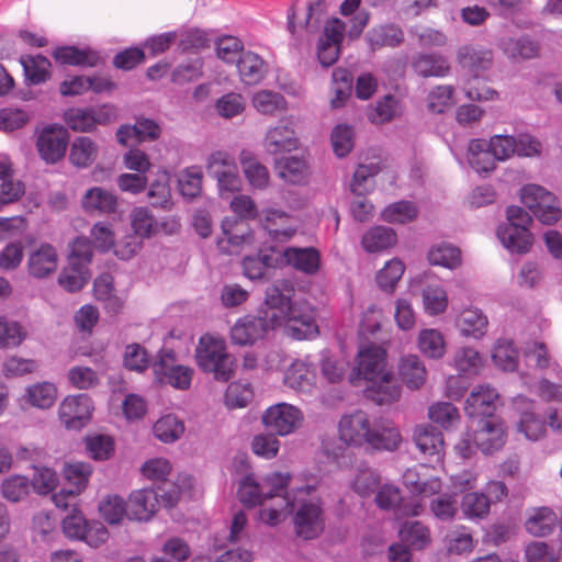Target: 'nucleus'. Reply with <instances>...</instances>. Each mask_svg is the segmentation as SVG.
<instances>
[{"label":"nucleus","mask_w":562,"mask_h":562,"mask_svg":"<svg viewBox=\"0 0 562 562\" xmlns=\"http://www.w3.org/2000/svg\"><path fill=\"white\" fill-rule=\"evenodd\" d=\"M294 288L288 281L277 282L266 290V304L277 316L276 328L284 326L286 336L295 340L314 339L319 335L315 308L304 300L295 301Z\"/></svg>","instance_id":"1"},{"label":"nucleus","mask_w":562,"mask_h":562,"mask_svg":"<svg viewBox=\"0 0 562 562\" xmlns=\"http://www.w3.org/2000/svg\"><path fill=\"white\" fill-rule=\"evenodd\" d=\"M339 435L348 445H367L376 451H395L402 442L396 427L382 419H371L363 411L345 415L339 422Z\"/></svg>","instance_id":"2"},{"label":"nucleus","mask_w":562,"mask_h":562,"mask_svg":"<svg viewBox=\"0 0 562 562\" xmlns=\"http://www.w3.org/2000/svg\"><path fill=\"white\" fill-rule=\"evenodd\" d=\"M467 158L470 166L479 173L495 169V161L508 159L514 154L531 156L539 154L542 143H467Z\"/></svg>","instance_id":"3"},{"label":"nucleus","mask_w":562,"mask_h":562,"mask_svg":"<svg viewBox=\"0 0 562 562\" xmlns=\"http://www.w3.org/2000/svg\"><path fill=\"white\" fill-rule=\"evenodd\" d=\"M198 367L212 373L216 381L228 382L235 373V358L226 351L224 340L204 335L195 349Z\"/></svg>","instance_id":"4"},{"label":"nucleus","mask_w":562,"mask_h":562,"mask_svg":"<svg viewBox=\"0 0 562 562\" xmlns=\"http://www.w3.org/2000/svg\"><path fill=\"white\" fill-rule=\"evenodd\" d=\"M507 222L497 227L496 235L502 245L512 254H527L532 246L530 233L531 215L522 207L510 205L506 209Z\"/></svg>","instance_id":"5"},{"label":"nucleus","mask_w":562,"mask_h":562,"mask_svg":"<svg viewBox=\"0 0 562 562\" xmlns=\"http://www.w3.org/2000/svg\"><path fill=\"white\" fill-rule=\"evenodd\" d=\"M277 316L271 306L263 304L257 314H247L237 319L231 328V340L236 346H252L276 329Z\"/></svg>","instance_id":"6"},{"label":"nucleus","mask_w":562,"mask_h":562,"mask_svg":"<svg viewBox=\"0 0 562 562\" xmlns=\"http://www.w3.org/2000/svg\"><path fill=\"white\" fill-rule=\"evenodd\" d=\"M291 481L289 473L274 472L267 475L262 482H257L254 474L245 475L238 485L237 496L246 507L261 505L266 499L280 496Z\"/></svg>","instance_id":"7"},{"label":"nucleus","mask_w":562,"mask_h":562,"mask_svg":"<svg viewBox=\"0 0 562 562\" xmlns=\"http://www.w3.org/2000/svg\"><path fill=\"white\" fill-rule=\"evenodd\" d=\"M520 199L525 207L542 224L552 225L561 217V209L555 195L541 186H524Z\"/></svg>","instance_id":"8"},{"label":"nucleus","mask_w":562,"mask_h":562,"mask_svg":"<svg viewBox=\"0 0 562 562\" xmlns=\"http://www.w3.org/2000/svg\"><path fill=\"white\" fill-rule=\"evenodd\" d=\"M61 529L68 539L85 541L91 548L100 547L109 538L108 529L103 524L87 520L76 508L63 519Z\"/></svg>","instance_id":"9"},{"label":"nucleus","mask_w":562,"mask_h":562,"mask_svg":"<svg viewBox=\"0 0 562 562\" xmlns=\"http://www.w3.org/2000/svg\"><path fill=\"white\" fill-rule=\"evenodd\" d=\"M501 406L499 394L490 386L479 385L472 390L465 400L464 413L470 425L501 417L497 414Z\"/></svg>","instance_id":"10"},{"label":"nucleus","mask_w":562,"mask_h":562,"mask_svg":"<svg viewBox=\"0 0 562 562\" xmlns=\"http://www.w3.org/2000/svg\"><path fill=\"white\" fill-rule=\"evenodd\" d=\"M295 533L304 540L318 538L325 529V516L319 501H303L293 516Z\"/></svg>","instance_id":"11"},{"label":"nucleus","mask_w":562,"mask_h":562,"mask_svg":"<svg viewBox=\"0 0 562 562\" xmlns=\"http://www.w3.org/2000/svg\"><path fill=\"white\" fill-rule=\"evenodd\" d=\"M175 362L176 355L173 350H160L158 360L153 364L156 380L168 383L178 390H188L191 385L193 370Z\"/></svg>","instance_id":"12"},{"label":"nucleus","mask_w":562,"mask_h":562,"mask_svg":"<svg viewBox=\"0 0 562 562\" xmlns=\"http://www.w3.org/2000/svg\"><path fill=\"white\" fill-rule=\"evenodd\" d=\"M390 372L386 370L385 349L376 345H370L359 351L357 367L350 373L349 381L356 384V380L363 379L368 384Z\"/></svg>","instance_id":"13"},{"label":"nucleus","mask_w":562,"mask_h":562,"mask_svg":"<svg viewBox=\"0 0 562 562\" xmlns=\"http://www.w3.org/2000/svg\"><path fill=\"white\" fill-rule=\"evenodd\" d=\"M206 172L217 180V188L221 198L227 199L231 194L239 191L240 178L234 171L231 157L223 151L210 155L206 165Z\"/></svg>","instance_id":"14"},{"label":"nucleus","mask_w":562,"mask_h":562,"mask_svg":"<svg viewBox=\"0 0 562 562\" xmlns=\"http://www.w3.org/2000/svg\"><path fill=\"white\" fill-rule=\"evenodd\" d=\"M473 431V442L484 454L501 450L507 440V427L502 417L469 425Z\"/></svg>","instance_id":"15"},{"label":"nucleus","mask_w":562,"mask_h":562,"mask_svg":"<svg viewBox=\"0 0 562 562\" xmlns=\"http://www.w3.org/2000/svg\"><path fill=\"white\" fill-rule=\"evenodd\" d=\"M94 411L91 397L86 393L67 396L59 406V419L67 429L80 430L87 426Z\"/></svg>","instance_id":"16"},{"label":"nucleus","mask_w":562,"mask_h":562,"mask_svg":"<svg viewBox=\"0 0 562 562\" xmlns=\"http://www.w3.org/2000/svg\"><path fill=\"white\" fill-rule=\"evenodd\" d=\"M302 418L299 408L286 403H279L266 409L262 415V423L270 432L285 436L299 427Z\"/></svg>","instance_id":"17"},{"label":"nucleus","mask_w":562,"mask_h":562,"mask_svg":"<svg viewBox=\"0 0 562 562\" xmlns=\"http://www.w3.org/2000/svg\"><path fill=\"white\" fill-rule=\"evenodd\" d=\"M279 260H281L279 245L265 243L256 254L243 258V273L249 280H262L269 270L280 268Z\"/></svg>","instance_id":"18"},{"label":"nucleus","mask_w":562,"mask_h":562,"mask_svg":"<svg viewBox=\"0 0 562 562\" xmlns=\"http://www.w3.org/2000/svg\"><path fill=\"white\" fill-rule=\"evenodd\" d=\"M222 237L216 240L217 247L225 254L237 251L244 244L254 240V234L247 221L237 216H226L221 224Z\"/></svg>","instance_id":"19"},{"label":"nucleus","mask_w":562,"mask_h":562,"mask_svg":"<svg viewBox=\"0 0 562 562\" xmlns=\"http://www.w3.org/2000/svg\"><path fill=\"white\" fill-rule=\"evenodd\" d=\"M281 256L280 268L291 266L295 270L313 276L319 270L321 254L314 247H286L279 246Z\"/></svg>","instance_id":"20"},{"label":"nucleus","mask_w":562,"mask_h":562,"mask_svg":"<svg viewBox=\"0 0 562 562\" xmlns=\"http://www.w3.org/2000/svg\"><path fill=\"white\" fill-rule=\"evenodd\" d=\"M126 505L130 519L148 521L158 510V492L154 487L134 491L126 501Z\"/></svg>","instance_id":"21"},{"label":"nucleus","mask_w":562,"mask_h":562,"mask_svg":"<svg viewBox=\"0 0 562 562\" xmlns=\"http://www.w3.org/2000/svg\"><path fill=\"white\" fill-rule=\"evenodd\" d=\"M457 59L462 69L476 80L481 72L492 67L493 53L491 49L469 44L458 49Z\"/></svg>","instance_id":"22"},{"label":"nucleus","mask_w":562,"mask_h":562,"mask_svg":"<svg viewBox=\"0 0 562 562\" xmlns=\"http://www.w3.org/2000/svg\"><path fill=\"white\" fill-rule=\"evenodd\" d=\"M27 272L35 279H45L54 273L58 266L56 248L47 243L41 244L27 258Z\"/></svg>","instance_id":"23"},{"label":"nucleus","mask_w":562,"mask_h":562,"mask_svg":"<svg viewBox=\"0 0 562 562\" xmlns=\"http://www.w3.org/2000/svg\"><path fill=\"white\" fill-rule=\"evenodd\" d=\"M364 395L378 405L391 404L400 398L401 385L393 372L384 373L367 384Z\"/></svg>","instance_id":"24"},{"label":"nucleus","mask_w":562,"mask_h":562,"mask_svg":"<svg viewBox=\"0 0 562 562\" xmlns=\"http://www.w3.org/2000/svg\"><path fill=\"white\" fill-rule=\"evenodd\" d=\"M237 69L240 80L247 86L258 85L267 74V64L256 53L243 52L237 59Z\"/></svg>","instance_id":"25"},{"label":"nucleus","mask_w":562,"mask_h":562,"mask_svg":"<svg viewBox=\"0 0 562 562\" xmlns=\"http://www.w3.org/2000/svg\"><path fill=\"white\" fill-rule=\"evenodd\" d=\"M54 59L60 65L95 67L100 63V56L90 48L77 46H60L53 52Z\"/></svg>","instance_id":"26"},{"label":"nucleus","mask_w":562,"mask_h":562,"mask_svg":"<svg viewBox=\"0 0 562 562\" xmlns=\"http://www.w3.org/2000/svg\"><path fill=\"white\" fill-rule=\"evenodd\" d=\"M161 133L159 124L148 117L139 116L134 124H123L116 132V140H128L136 138V140H144L150 138L156 140Z\"/></svg>","instance_id":"27"},{"label":"nucleus","mask_w":562,"mask_h":562,"mask_svg":"<svg viewBox=\"0 0 562 562\" xmlns=\"http://www.w3.org/2000/svg\"><path fill=\"white\" fill-rule=\"evenodd\" d=\"M398 374L408 389L418 390L426 381L427 371L418 356L406 355L398 362Z\"/></svg>","instance_id":"28"},{"label":"nucleus","mask_w":562,"mask_h":562,"mask_svg":"<svg viewBox=\"0 0 562 562\" xmlns=\"http://www.w3.org/2000/svg\"><path fill=\"white\" fill-rule=\"evenodd\" d=\"M82 207L89 213L111 214L116 211L117 199L112 192L94 187L83 195Z\"/></svg>","instance_id":"29"},{"label":"nucleus","mask_w":562,"mask_h":562,"mask_svg":"<svg viewBox=\"0 0 562 562\" xmlns=\"http://www.w3.org/2000/svg\"><path fill=\"white\" fill-rule=\"evenodd\" d=\"M402 114L400 100L393 94L380 98L373 105L367 109V119L375 124L389 123Z\"/></svg>","instance_id":"30"},{"label":"nucleus","mask_w":562,"mask_h":562,"mask_svg":"<svg viewBox=\"0 0 562 562\" xmlns=\"http://www.w3.org/2000/svg\"><path fill=\"white\" fill-rule=\"evenodd\" d=\"M366 40L372 50L385 46L396 47L404 41V33L395 24L378 25L367 32Z\"/></svg>","instance_id":"31"},{"label":"nucleus","mask_w":562,"mask_h":562,"mask_svg":"<svg viewBox=\"0 0 562 562\" xmlns=\"http://www.w3.org/2000/svg\"><path fill=\"white\" fill-rule=\"evenodd\" d=\"M414 71L424 77H445L450 71L446 57L437 54H418L412 60Z\"/></svg>","instance_id":"32"},{"label":"nucleus","mask_w":562,"mask_h":562,"mask_svg":"<svg viewBox=\"0 0 562 562\" xmlns=\"http://www.w3.org/2000/svg\"><path fill=\"white\" fill-rule=\"evenodd\" d=\"M413 439L419 451L427 456L439 454L443 446L442 432L429 424L416 426Z\"/></svg>","instance_id":"33"},{"label":"nucleus","mask_w":562,"mask_h":562,"mask_svg":"<svg viewBox=\"0 0 562 562\" xmlns=\"http://www.w3.org/2000/svg\"><path fill=\"white\" fill-rule=\"evenodd\" d=\"M397 241L396 233L389 226H373L367 231L361 245L367 252H378L393 247Z\"/></svg>","instance_id":"34"},{"label":"nucleus","mask_w":562,"mask_h":562,"mask_svg":"<svg viewBox=\"0 0 562 562\" xmlns=\"http://www.w3.org/2000/svg\"><path fill=\"white\" fill-rule=\"evenodd\" d=\"M276 168L280 178L291 184H304L307 182V164L295 156H284L276 161Z\"/></svg>","instance_id":"35"},{"label":"nucleus","mask_w":562,"mask_h":562,"mask_svg":"<svg viewBox=\"0 0 562 562\" xmlns=\"http://www.w3.org/2000/svg\"><path fill=\"white\" fill-rule=\"evenodd\" d=\"M21 64L25 74V80L30 85H41L50 78L52 64L42 54L21 57Z\"/></svg>","instance_id":"36"},{"label":"nucleus","mask_w":562,"mask_h":562,"mask_svg":"<svg viewBox=\"0 0 562 562\" xmlns=\"http://www.w3.org/2000/svg\"><path fill=\"white\" fill-rule=\"evenodd\" d=\"M427 258L430 265L440 266L450 270L458 268L462 262L461 250L457 246L446 241L431 246Z\"/></svg>","instance_id":"37"},{"label":"nucleus","mask_w":562,"mask_h":562,"mask_svg":"<svg viewBox=\"0 0 562 562\" xmlns=\"http://www.w3.org/2000/svg\"><path fill=\"white\" fill-rule=\"evenodd\" d=\"M487 324V317L476 308L464 310L457 322L462 336L475 339L485 335Z\"/></svg>","instance_id":"38"},{"label":"nucleus","mask_w":562,"mask_h":562,"mask_svg":"<svg viewBox=\"0 0 562 562\" xmlns=\"http://www.w3.org/2000/svg\"><path fill=\"white\" fill-rule=\"evenodd\" d=\"M558 525L555 513L549 507L538 508L526 522V530L536 537H547L552 533Z\"/></svg>","instance_id":"39"},{"label":"nucleus","mask_w":562,"mask_h":562,"mask_svg":"<svg viewBox=\"0 0 562 562\" xmlns=\"http://www.w3.org/2000/svg\"><path fill=\"white\" fill-rule=\"evenodd\" d=\"M418 348L429 359H441L446 352V342L438 329H423L418 335Z\"/></svg>","instance_id":"40"},{"label":"nucleus","mask_w":562,"mask_h":562,"mask_svg":"<svg viewBox=\"0 0 562 562\" xmlns=\"http://www.w3.org/2000/svg\"><path fill=\"white\" fill-rule=\"evenodd\" d=\"M240 164L243 166L244 173L251 184L256 189H265L269 183L268 169L260 164L252 155L248 151H241Z\"/></svg>","instance_id":"41"},{"label":"nucleus","mask_w":562,"mask_h":562,"mask_svg":"<svg viewBox=\"0 0 562 562\" xmlns=\"http://www.w3.org/2000/svg\"><path fill=\"white\" fill-rule=\"evenodd\" d=\"M403 542L409 548L422 550L430 543L429 529L420 521H406L400 529Z\"/></svg>","instance_id":"42"},{"label":"nucleus","mask_w":562,"mask_h":562,"mask_svg":"<svg viewBox=\"0 0 562 562\" xmlns=\"http://www.w3.org/2000/svg\"><path fill=\"white\" fill-rule=\"evenodd\" d=\"M155 436L165 443H171L181 438L184 432V424L176 415L162 416L154 424Z\"/></svg>","instance_id":"43"},{"label":"nucleus","mask_w":562,"mask_h":562,"mask_svg":"<svg viewBox=\"0 0 562 562\" xmlns=\"http://www.w3.org/2000/svg\"><path fill=\"white\" fill-rule=\"evenodd\" d=\"M92 465L88 462H71L64 467V476L67 485L75 490V493H81L89 482L92 474Z\"/></svg>","instance_id":"44"},{"label":"nucleus","mask_w":562,"mask_h":562,"mask_svg":"<svg viewBox=\"0 0 562 562\" xmlns=\"http://www.w3.org/2000/svg\"><path fill=\"white\" fill-rule=\"evenodd\" d=\"M492 359L496 367L513 372L518 367V352L512 340L499 339L493 348Z\"/></svg>","instance_id":"45"},{"label":"nucleus","mask_w":562,"mask_h":562,"mask_svg":"<svg viewBox=\"0 0 562 562\" xmlns=\"http://www.w3.org/2000/svg\"><path fill=\"white\" fill-rule=\"evenodd\" d=\"M101 122V115L93 109H70L66 112L67 125L78 132H90Z\"/></svg>","instance_id":"46"},{"label":"nucleus","mask_w":562,"mask_h":562,"mask_svg":"<svg viewBox=\"0 0 562 562\" xmlns=\"http://www.w3.org/2000/svg\"><path fill=\"white\" fill-rule=\"evenodd\" d=\"M505 54L514 59H530L538 55L539 45L528 36L508 38L503 43Z\"/></svg>","instance_id":"47"},{"label":"nucleus","mask_w":562,"mask_h":562,"mask_svg":"<svg viewBox=\"0 0 562 562\" xmlns=\"http://www.w3.org/2000/svg\"><path fill=\"white\" fill-rule=\"evenodd\" d=\"M461 509L468 518H484L491 509V499L485 493L470 492L462 497Z\"/></svg>","instance_id":"48"},{"label":"nucleus","mask_w":562,"mask_h":562,"mask_svg":"<svg viewBox=\"0 0 562 562\" xmlns=\"http://www.w3.org/2000/svg\"><path fill=\"white\" fill-rule=\"evenodd\" d=\"M88 269L81 267L78 262L69 263L58 278V283L67 292L74 293L80 291L88 282Z\"/></svg>","instance_id":"49"},{"label":"nucleus","mask_w":562,"mask_h":562,"mask_svg":"<svg viewBox=\"0 0 562 562\" xmlns=\"http://www.w3.org/2000/svg\"><path fill=\"white\" fill-rule=\"evenodd\" d=\"M252 104L258 112L266 115H272L286 108V100L279 92L260 90L254 94Z\"/></svg>","instance_id":"50"},{"label":"nucleus","mask_w":562,"mask_h":562,"mask_svg":"<svg viewBox=\"0 0 562 562\" xmlns=\"http://www.w3.org/2000/svg\"><path fill=\"white\" fill-rule=\"evenodd\" d=\"M26 336L27 331L20 323L0 316V349L18 347Z\"/></svg>","instance_id":"51"},{"label":"nucleus","mask_w":562,"mask_h":562,"mask_svg":"<svg viewBox=\"0 0 562 562\" xmlns=\"http://www.w3.org/2000/svg\"><path fill=\"white\" fill-rule=\"evenodd\" d=\"M86 449L89 456L98 461L109 460L115 450V443L112 437L108 435H91L87 436Z\"/></svg>","instance_id":"52"},{"label":"nucleus","mask_w":562,"mask_h":562,"mask_svg":"<svg viewBox=\"0 0 562 562\" xmlns=\"http://www.w3.org/2000/svg\"><path fill=\"white\" fill-rule=\"evenodd\" d=\"M31 487V481L26 476L11 475L2 482L1 493L5 499L18 503L30 494Z\"/></svg>","instance_id":"53"},{"label":"nucleus","mask_w":562,"mask_h":562,"mask_svg":"<svg viewBox=\"0 0 562 562\" xmlns=\"http://www.w3.org/2000/svg\"><path fill=\"white\" fill-rule=\"evenodd\" d=\"M454 367L464 374H477L483 366V358L480 352L471 347H462L456 351Z\"/></svg>","instance_id":"54"},{"label":"nucleus","mask_w":562,"mask_h":562,"mask_svg":"<svg viewBox=\"0 0 562 562\" xmlns=\"http://www.w3.org/2000/svg\"><path fill=\"white\" fill-rule=\"evenodd\" d=\"M405 271L404 263L398 259H392L376 274L379 288L385 292H393Z\"/></svg>","instance_id":"55"},{"label":"nucleus","mask_w":562,"mask_h":562,"mask_svg":"<svg viewBox=\"0 0 562 562\" xmlns=\"http://www.w3.org/2000/svg\"><path fill=\"white\" fill-rule=\"evenodd\" d=\"M319 356L323 378L329 383L340 382L346 374V362L337 359L329 350H323Z\"/></svg>","instance_id":"56"},{"label":"nucleus","mask_w":562,"mask_h":562,"mask_svg":"<svg viewBox=\"0 0 562 562\" xmlns=\"http://www.w3.org/2000/svg\"><path fill=\"white\" fill-rule=\"evenodd\" d=\"M418 211L413 202L398 201L386 206L382 217L389 223H408L417 217Z\"/></svg>","instance_id":"57"},{"label":"nucleus","mask_w":562,"mask_h":562,"mask_svg":"<svg viewBox=\"0 0 562 562\" xmlns=\"http://www.w3.org/2000/svg\"><path fill=\"white\" fill-rule=\"evenodd\" d=\"M203 60L199 57L179 64L171 72V81L176 85H186L202 77Z\"/></svg>","instance_id":"58"},{"label":"nucleus","mask_w":562,"mask_h":562,"mask_svg":"<svg viewBox=\"0 0 562 562\" xmlns=\"http://www.w3.org/2000/svg\"><path fill=\"white\" fill-rule=\"evenodd\" d=\"M99 512L106 522L114 525L127 516V505L121 496L109 495L100 502Z\"/></svg>","instance_id":"59"},{"label":"nucleus","mask_w":562,"mask_h":562,"mask_svg":"<svg viewBox=\"0 0 562 562\" xmlns=\"http://www.w3.org/2000/svg\"><path fill=\"white\" fill-rule=\"evenodd\" d=\"M179 191L182 196L192 200L202 191V171L199 167L187 168L178 180Z\"/></svg>","instance_id":"60"},{"label":"nucleus","mask_w":562,"mask_h":562,"mask_svg":"<svg viewBox=\"0 0 562 562\" xmlns=\"http://www.w3.org/2000/svg\"><path fill=\"white\" fill-rule=\"evenodd\" d=\"M429 418L443 429H450L459 422L458 408L448 402L436 403L429 407Z\"/></svg>","instance_id":"61"},{"label":"nucleus","mask_w":562,"mask_h":562,"mask_svg":"<svg viewBox=\"0 0 562 562\" xmlns=\"http://www.w3.org/2000/svg\"><path fill=\"white\" fill-rule=\"evenodd\" d=\"M423 303L426 313L438 315L447 308V293L439 285H427L423 289Z\"/></svg>","instance_id":"62"},{"label":"nucleus","mask_w":562,"mask_h":562,"mask_svg":"<svg viewBox=\"0 0 562 562\" xmlns=\"http://www.w3.org/2000/svg\"><path fill=\"white\" fill-rule=\"evenodd\" d=\"M57 390L53 383L43 382L27 389L29 402L38 408L50 407L56 400Z\"/></svg>","instance_id":"63"},{"label":"nucleus","mask_w":562,"mask_h":562,"mask_svg":"<svg viewBox=\"0 0 562 562\" xmlns=\"http://www.w3.org/2000/svg\"><path fill=\"white\" fill-rule=\"evenodd\" d=\"M124 367L131 371L144 372L149 367L147 350L139 344H130L125 348Z\"/></svg>","instance_id":"64"}]
</instances>
